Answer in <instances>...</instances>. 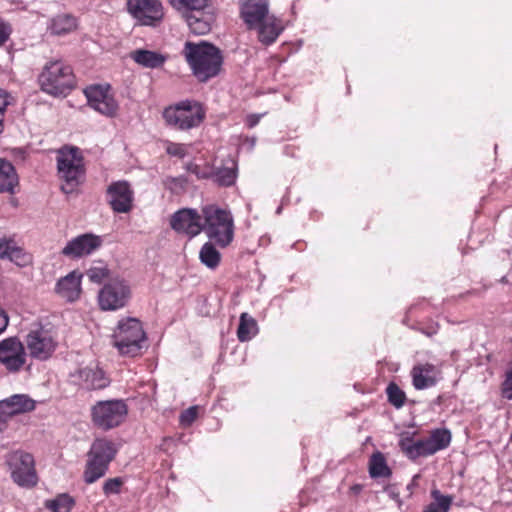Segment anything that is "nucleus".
<instances>
[{"instance_id": "nucleus-1", "label": "nucleus", "mask_w": 512, "mask_h": 512, "mask_svg": "<svg viewBox=\"0 0 512 512\" xmlns=\"http://www.w3.org/2000/svg\"><path fill=\"white\" fill-rule=\"evenodd\" d=\"M182 54L193 76L199 82H207L219 75L223 65L222 51L215 45L200 41H186Z\"/></svg>"}, {"instance_id": "nucleus-2", "label": "nucleus", "mask_w": 512, "mask_h": 512, "mask_svg": "<svg viewBox=\"0 0 512 512\" xmlns=\"http://www.w3.org/2000/svg\"><path fill=\"white\" fill-rule=\"evenodd\" d=\"M416 432H404L399 440L401 451L411 460L419 457H428L438 451L446 449L452 439L451 432L445 428H437L430 432V436L424 439L414 440Z\"/></svg>"}, {"instance_id": "nucleus-3", "label": "nucleus", "mask_w": 512, "mask_h": 512, "mask_svg": "<svg viewBox=\"0 0 512 512\" xmlns=\"http://www.w3.org/2000/svg\"><path fill=\"white\" fill-rule=\"evenodd\" d=\"M116 454L117 448L113 441L107 438L95 439L87 453L83 472L84 482L86 484H93L104 477Z\"/></svg>"}, {"instance_id": "nucleus-4", "label": "nucleus", "mask_w": 512, "mask_h": 512, "mask_svg": "<svg viewBox=\"0 0 512 512\" xmlns=\"http://www.w3.org/2000/svg\"><path fill=\"white\" fill-rule=\"evenodd\" d=\"M38 80L42 91L52 96H66L76 85L71 66L60 60L46 63Z\"/></svg>"}, {"instance_id": "nucleus-5", "label": "nucleus", "mask_w": 512, "mask_h": 512, "mask_svg": "<svg viewBox=\"0 0 512 512\" xmlns=\"http://www.w3.org/2000/svg\"><path fill=\"white\" fill-rule=\"evenodd\" d=\"M146 340L141 321L133 317L121 319L113 333V344L124 356L141 355Z\"/></svg>"}, {"instance_id": "nucleus-6", "label": "nucleus", "mask_w": 512, "mask_h": 512, "mask_svg": "<svg viewBox=\"0 0 512 512\" xmlns=\"http://www.w3.org/2000/svg\"><path fill=\"white\" fill-rule=\"evenodd\" d=\"M27 355L38 361L52 357L58 347V333L49 324L33 323L24 340Z\"/></svg>"}, {"instance_id": "nucleus-7", "label": "nucleus", "mask_w": 512, "mask_h": 512, "mask_svg": "<svg viewBox=\"0 0 512 512\" xmlns=\"http://www.w3.org/2000/svg\"><path fill=\"white\" fill-rule=\"evenodd\" d=\"M59 177L64 181L62 191L69 194L82 182L85 176L84 158L77 147H63L57 154Z\"/></svg>"}, {"instance_id": "nucleus-8", "label": "nucleus", "mask_w": 512, "mask_h": 512, "mask_svg": "<svg viewBox=\"0 0 512 512\" xmlns=\"http://www.w3.org/2000/svg\"><path fill=\"white\" fill-rule=\"evenodd\" d=\"M204 217L203 230L217 245L227 247L234 238V221L229 211L206 206L202 209Z\"/></svg>"}, {"instance_id": "nucleus-9", "label": "nucleus", "mask_w": 512, "mask_h": 512, "mask_svg": "<svg viewBox=\"0 0 512 512\" xmlns=\"http://www.w3.org/2000/svg\"><path fill=\"white\" fill-rule=\"evenodd\" d=\"M206 116L202 105L197 101L185 100L165 108L163 118L168 126L186 131L201 125Z\"/></svg>"}, {"instance_id": "nucleus-10", "label": "nucleus", "mask_w": 512, "mask_h": 512, "mask_svg": "<svg viewBox=\"0 0 512 512\" xmlns=\"http://www.w3.org/2000/svg\"><path fill=\"white\" fill-rule=\"evenodd\" d=\"M128 414V406L122 399L98 401L91 407V420L102 430L121 425Z\"/></svg>"}, {"instance_id": "nucleus-11", "label": "nucleus", "mask_w": 512, "mask_h": 512, "mask_svg": "<svg viewBox=\"0 0 512 512\" xmlns=\"http://www.w3.org/2000/svg\"><path fill=\"white\" fill-rule=\"evenodd\" d=\"M6 463L15 483L21 487H33L37 484L34 458L23 451H14L7 456Z\"/></svg>"}, {"instance_id": "nucleus-12", "label": "nucleus", "mask_w": 512, "mask_h": 512, "mask_svg": "<svg viewBox=\"0 0 512 512\" xmlns=\"http://www.w3.org/2000/svg\"><path fill=\"white\" fill-rule=\"evenodd\" d=\"M131 288L123 279H111L99 291L98 303L104 311H115L125 307L131 298Z\"/></svg>"}, {"instance_id": "nucleus-13", "label": "nucleus", "mask_w": 512, "mask_h": 512, "mask_svg": "<svg viewBox=\"0 0 512 512\" xmlns=\"http://www.w3.org/2000/svg\"><path fill=\"white\" fill-rule=\"evenodd\" d=\"M84 94L91 108L107 117H114L118 111V102L111 92L110 85H90L84 89Z\"/></svg>"}, {"instance_id": "nucleus-14", "label": "nucleus", "mask_w": 512, "mask_h": 512, "mask_svg": "<svg viewBox=\"0 0 512 512\" xmlns=\"http://www.w3.org/2000/svg\"><path fill=\"white\" fill-rule=\"evenodd\" d=\"M128 12L142 25L155 26L164 17V8L160 0H128Z\"/></svg>"}, {"instance_id": "nucleus-15", "label": "nucleus", "mask_w": 512, "mask_h": 512, "mask_svg": "<svg viewBox=\"0 0 512 512\" xmlns=\"http://www.w3.org/2000/svg\"><path fill=\"white\" fill-rule=\"evenodd\" d=\"M27 352L24 344L17 337L0 341V363L9 372H18L26 364Z\"/></svg>"}, {"instance_id": "nucleus-16", "label": "nucleus", "mask_w": 512, "mask_h": 512, "mask_svg": "<svg viewBox=\"0 0 512 512\" xmlns=\"http://www.w3.org/2000/svg\"><path fill=\"white\" fill-rule=\"evenodd\" d=\"M108 204L115 213H129L133 209L134 191L127 181H115L107 187Z\"/></svg>"}, {"instance_id": "nucleus-17", "label": "nucleus", "mask_w": 512, "mask_h": 512, "mask_svg": "<svg viewBox=\"0 0 512 512\" xmlns=\"http://www.w3.org/2000/svg\"><path fill=\"white\" fill-rule=\"evenodd\" d=\"M102 245L100 236L85 233L72 238L61 250V255L69 259H79L91 255Z\"/></svg>"}, {"instance_id": "nucleus-18", "label": "nucleus", "mask_w": 512, "mask_h": 512, "mask_svg": "<svg viewBox=\"0 0 512 512\" xmlns=\"http://www.w3.org/2000/svg\"><path fill=\"white\" fill-rule=\"evenodd\" d=\"M170 226L178 233L190 237L198 235L203 230L201 215L194 209L184 208L175 212L170 219Z\"/></svg>"}, {"instance_id": "nucleus-19", "label": "nucleus", "mask_w": 512, "mask_h": 512, "mask_svg": "<svg viewBox=\"0 0 512 512\" xmlns=\"http://www.w3.org/2000/svg\"><path fill=\"white\" fill-rule=\"evenodd\" d=\"M215 19V14L209 6L207 8H199L187 14L185 17L190 31L195 35H205L209 33Z\"/></svg>"}, {"instance_id": "nucleus-20", "label": "nucleus", "mask_w": 512, "mask_h": 512, "mask_svg": "<svg viewBox=\"0 0 512 512\" xmlns=\"http://www.w3.org/2000/svg\"><path fill=\"white\" fill-rule=\"evenodd\" d=\"M241 16L250 29L257 28L270 16L267 2L265 0H248L241 9Z\"/></svg>"}, {"instance_id": "nucleus-21", "label": "nucleus", "mask_w": 512, "mask_h": 512, "mask_svg": "<svg viewBox=\"0 0 512 512\" xmlns=\"http://www.w3.org/2000/svg\"><path fill=\"white\" fill-rule=\"evenodd\" d=\"M438 370L432 363H419L411 370L412 385L416 390H424L436 385Z\"/></svg>"}, {"instance_id": "nucleus-22", "label": "nucleus", "mask_w": 512, "mask_h": 512, "mask_svg": "<svg viewBox=\"0 0 512 512\" xmlns=\"http://www.w3.org/2000/svg\"><path fill=\"white\" fill-rule=\"evenodd\" d=\"M35 402L26 395L16 394L0 401V418L34 410Z\"/></svg>"}, {"instance_id": "nucleus-23", "label": "nucleus", "mask_w": 512, "mask_h": 512, "mask_svg": "<svg viewBox=\"0 0 512 512\" xmlns=\"http://www.w3.org/2000/svg\"><path fill=\"white\" fill-rule=\"evenodd\" d=\"M81 279L80 272H70L57 282L56 292L69 302L77 300L81 294Z\"/></svg>"}, {"instance_id": "nucleus-24", "label": "nucleus", "mask_w": 512, "mask_h": 512, "mask_svg": "<svg viewBox=\"0 0 512 512\" xmlns=\"http://www.w3.org/2000/svg\"><path fill=\"white\" fill-rule=\"evenodd\" d=\"M82 386L87 390L104 389L110 384V379L99 367H85L78 372Z\"/></svg>"}, {"instance_id": "nucleus-25", "label": "nucleus", "mask_w": 512, "mask_h": 512, "mask_svg": "<svg viewBox=\"0 0 512 512\" xmlns=\"http://www.w3.org/2000/svg\"><path fill=\"white\" fill-rule=\"evenodd\" d=\"M257 28L258 39L265 45L274 43L283 30L281 21L274 16L266 18Z\"/></svg>"}, {"instance_id": "nucleus-26", "label": "nucleus", "mask_w": 512, "mask_h": 512, "mask_svg": "<svg viewBox=\"0 0 512 512\" xmlns=\"http://www.w3.org/2000/svg\"><path fill=\"white\" fill-rule=\"evenodd\" d=\"M19 179L15 167L9 161L0 159V193H14Z\"/></svg>"}, {"instance_id": "nucleus-27", "label": "nucleus", "mask_w": 512, "mask_h": 512, "mask_svg": "<svg viewBox=\"0 0 512 512\" xmlns=\"http://www.w3.org/2000/svg\"><path fill=\"white\" fill-rule=\"evenodd\" d=\"M130 58L137 64L151 69L162 67L166 61V57L161 53L145 49L132 51Z\"/></svg>"}, {"instance_id": "nucleus-28", "label": "nucleus", "mask_w": 512, "mask_h": 512, "mask_svg": "<svg viewBox=\"0 0 512 512\" xmlns=\"http://www.w3.org/2000/svg\"><path fill=\"white\" fill-rule=\"evenodd\" d=\"M77 18L70 14H59L51 19L49 30L54 35H65L77 28Z\"/></svg>"}, {"instance_id": "nucleus-29", "label": "nucleus", "mask_w": 512, "mask_h": 512, "mask_svg": "<svg viewBox=\"0 0 512 512\" xmlns=\"http://www.w3.org/2000/svg\"><path fill=\"white\" fill-rule=\"evenodd\" d=\"M368 471L371 478H390L392 470L387 464L384 454L380 451L374 452L368 463Z\"/></svg>"}, {"instance_id": "nucleus-30", "label": "nucleus", "mask_w": 512, "mask_h": 512, "mask_svg": "<svg viewBox=\"0 0 512 512\" xmlns=\"http://www.w3.org/2000/svg\"><path fill=\"white\" fill-rule=\"evenodd\" d=\"M258 333V325L256 320L248 313L244 312L240 315V321L237 329V337L240 342L251 340Z\"/></svg>"}, {"instance_id": "nucleus-31", "label": "nucleus", "mask_w": 512, "mask_h": 512, "mask_svg": "<svg viewBox=\"0 0 512 512\" xmlns=\"http://www.w3.org/2000/svg\"><path fill=\"white\" fill-rule=\"evenodd\" d=\"M431 498L433 501L428 504L423 512H448L453 503V496L443 495L439 489L431 490Z\"/></svg>"}, {"instance_id": "nucleus-32", "label": "nucleus", "mask_w": 512, "mask_h": 512, "mask_svg": "<svg viewBox=\"0 0 512 512\" xmlns=\"http://www.w3.org/2000/svg\"><path fill=\"white\" fill-rule=\"evenodd\" d=\"M201 262L210 269L218 267L221 261V254L211 242H206L199 253Z\"/></svg>"}, {"instance_id": "nucleus-33", "label": "nucleus", "mask_w": 512, "mask_h": 512, "mask_svg": "<svg viewBox=\"0 0 512 512\" xmlns=\"http://www.w3.org/2000/svg\"><path fill=\"white\" fill-rule=\"evenodd\" d=\"M173 9L183 14H187L198 10L199 8H207L208 0H168Z\"/></svg>"}, {"instance_id": "nucleus-34", "label": "nucleus", "mask_w": 512, "mask_h": 512, "mask_svg": "<svg viewBox=\"0 0 512 512\" xmlns=\"http://www.w3.org/2000/svg\"><path fill=\"white\" fill-rule=\"evenodd\" d=\"M75 505L74 499L68 494H60L53 500L45 503L47 509L52 512H71Z\"/></svg>"}, {"instance_id": "nucleus-35", "label": "nucleus", "mask_w": 512, "mask_h": 512, "mask_svg": "<svg viewBox=\"0 0 512 512\" xmlns=\"http://www.w3.org/2000/svg\"><path fill=\"white\" fill-rule=\"evenodd\" d=\"M385 392L388 402L396 409H400L405 405L407 400L406 393L395 382H390Z\"/></svg>"}, {"instance_id": "nucleus-36", "label": "nucleus", "mask_w": 512, "mask_h": 512, "mask_svg": "<svg viewBox=\"0 0 512 512\" xmlns=\"http://www.w3.org/2000/svg\"><path fill=\"white\" fill-rule=\"evenodd\" d=\"M164 187L173 194H181L185 191L187 185V179L183 176L172 177L167 176L163 180Z\"/></svg>"}, {"instance_id": "nucleus-37", "label": "nucleus", "mask_w": 512, "mask_h": 512, "mask_svg": "<svg viewBox=\"0 0 512 512\" xmlns=\"http://www.w3.org/2000/svg\"><path fill=\"white\" fill-rule=\"evenodd\" d=\"M87 276L91 282L101 283L109 277V269L103 263H98L87 270Z\"/></svg>"}, {"instance_id": "nucleus-38", "label": "nucleus", "mask_w": 512, "mask_h": 512, "mask_svg": "<svg viewBox=\"0 0 512 512\" xmlns=\"http://www.w3.org/2000/svg\"><path fill=\"white\" fill-rule=\"evenodd\" d=\"M7 258L20 267L27 266L31 262V256L16 244L13 245Z\"/></svg>"}, {"instance_id": "nucleus-39", "label": "nucleus", "mask_w": 512, "mask_h": 512, "mask_svg": "<svg viewBox=\"0 0 512 512\" xmlns=\"http://www.w3.org/2000/svg\"><path fill=\"white\" fill-rule=\"evenodd\" d=\"M124 485L122 477L109 478L103 483V493L106 497L121 493V489Z\"/></svg>"}, {"instance_id": "nucleus-40", "label": "nucleus", "mask_w": 512, "mask_h": 512, "mask_svg": "<svg viewBox=\"0 0 512 512\" xmlns=\"http://www.w3.org/2000/svg\"><path fill=\"white\" fill-rule=\"evenodd\" d=\"M12 103V97L11 95L0 88V134L4 131L5 124V115L7 111V107L11 105Z\"/></svg>"}, {"instance_id": "nucleus-41", "label": "nucleus", "mask_w": 512, "mask_h": 512, "mask_svg": "<svg viewBox=\"0 0 512 512\" xmlns=\"http://www.w3.org/2000/svg\"><path fill=\"white\" fill-rule=\"evenodd\" d=\"M217 181L222 186H231L236 179V171L234 168H222L217 174Z\"/></svg>"}, {"instance_id": "nucleus-42", "label": "nucleus", "mask_w": 512, "mask_h": 512, "mask_svg": "<svg viewBox=\"0 0 512 512\" xmlns=\"http://www.w3.org/2000/svg\"><path fill=\"white\" fill-rule=\"evenodd\" d=\"M165 150L168 155L178 157L180 159L187 155L186 145L182 143H174L168 141Z\"/></svg>"}, {"instance_id": "nucleus-43", "label": "nucleus", "mask_w": 512, "mask_h": 512, "mask_svg": "<svg viewBox=\"0 0 512 512\" xmlns=\"http://www.w3.org/2000/svg\"><path fill=\"white\" fill-rule=\"evenodd\" d=\"M198 417V406H191L180 414V424L190 426Z\"/></svg>"}, {"instance_id": "nucleus-44", "label": "nucleus", "mask_w": 512, "mask_h": 512, "mask_svg": "<svg viewBox=\"0 0 512 512\" xmlns=\"http://www.w3.org/2000/svg\"><path fill=\"white\" fill-rule=\"evenodd\" d=\"M502 397L507 400H512V368L505 374V379L501 384Z\"/></svg>"}, {"instance_id": "nucleus-45", "label": "nucleus", "mask_w": 512, "mask_h": 512, "mask_svg": "<svg viewBox=\"0 0 512 512\" xmlns=\"http://www.w3.org/2000/svg\"><path fill=\"white\" fill-rule=\"evenodd\" d=\"M15 242L6 237H0V258H7Z\"/></svg>"}, {"instance_id": "nucleus-46", "label": "nucleus", "mask_w": 512, "mask_h": 512, "mask_svg": "<svg viewBox=\"0 0 512 512\" xmlns=\"http://www.w3.org/2000/svg\"><path fill=\"white\" fill-rule=\"evenodd\" d=\"M11 27L3 19L0 18V47L9 39Z\"/></svg>"}, {"instance_id": "nucleus-47", "label": "nucleus", "mask_w": 512, "mask_h": 512, "mask_svg": "<svg viewBox=\"0 0 512 512\" xmlns=\"http://www.w3.org/2000/svg\"><path fill=\"white\" fill-rule=\"evenodd\" d=\"M9 324V317L4 309L0 307V334H2Z\"/></svg>"}, {"instance_id": "nucleus-48", "label": "nucleus", "mask_w": 512, "mask_h": 512, "mask_svg": "<svg viewBox=\"0 0 512 512\" xmlns=\"http://www.w3.org/2000/svg\"><path fill=\"white\" fill-rule=\"evenodd\" d=\"M260 121V115H257V114H250L246 117V126L248 128H253L255 127Z\"/></svg>"}, {"instance_id": "nucleus-49", "label": "nucleus", "mask_w": 512, "mask_h": 512, "mask_svg": "<svg viewBox=\"0 0 512 512\" xmlns=\"http://www.w3.org/2000/svg\"><path fill=\"white\" fill-rule=\"evenodd\" d=\"M361 486L360 485H354L351 489L354 491V492H359L361 490Z\"/></svg>"}]
</instances>
